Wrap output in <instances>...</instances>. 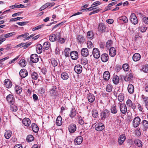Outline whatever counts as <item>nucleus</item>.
Returning <instances> with one entry per match:
<instances>
[{"mask_svg": "<svg viewBox=\"0 0 148 148\" xmlns=\"http://www.w3.org/2000/svg\"><path fill=\"white\" fill-rule=\"evenodd\" d=\"M141 119L139 116L135 117L132 121L133 126L135 128L137 127L140 123Z\"/></svg>", "mask_w": 148, "mask_h": 148, "instance_id": "1", "label": "nucleus"}, {"mask_svg": "<svg viewBox=\"0 0 148 148\" xmlns=\"http://www.w3.org/2000/svg\"><path fill=\"white\" fill-rule=\"evenodd\" d=\"M110 113L107 109H105L101 113V120H104L106 118L108 117L110 115Z\"/></svg>", "mask_w": 148, "mask_h": 148, "instance_id": "2", "label": "nucleus"}, {"mask_svg": "<svg viewBox=\"0 0 148 148\" xmlns=\"http://www.w3.org/2000/svg\"><path fill=\"white\" fill-rule=\"evenodd\" d=\"M105 126L104 124L101 123H97L95 125V129L98 131H101L103 130Z\"/></svg>", "mask_w": 148, "mask_h": 148, "instance_id": "3", "label": "nucleus"}, {"mask_svg": "<svg viewBox=\"0 0 148 148\" xmlns=\"http://www.w3.org/2000/svg\"><path fill=\"white\" fill-rule=\"evenodd\" d=\"M107 28L104 24L100 23L99 24L98 29L99 32L103 33L105 32Z\"/></svg>", "mask_w": 148, "mask_h": 148, "instance_id": "4", "label": "nucleus"}, {"mask_svg": "<svg viewBox=\"0 0 148 148\" xmlns=\"http://www.w3.org/2000/svg\"><path fill=\"white\" fill-rule=\"evenodd\" d=\"M120 104L119 108L121 112L123 114H125L126 113L127 111V107L125 104L119 103Z\"/></svg>", "mask_w": 148, "mask_h": 148, "instance_id": "5", "label": "nucleus"}, {"mask_svg": "<svg viewBox=\"0 0 148 148\" xmlns=\"http://www.w3.org/2000/svg\"><path fill=\"white\" fill-rule=\"evenodd\" d=\"M92 54L94 57L98 59L99 58L100 56V51L97 48H95L93 49Z\"/></svg>", "mask_w": 148, "mask_h": 148, "instance_id": "6", "label": "nucleus"}, {"mask_svg": "<svg viewBox=\"0 0 148 148\" xmlns=\"http://www.w3.org/2000/svg\"><path fill=\"white\" fill-rule=\"evenodd\" d=\"M7 101L10 104H13L14 102V98L13 95L10 94L8 95L6 98Z\"/></svg>", "mask_w": 148, "mask_h": 148, "instance_id": "7", "label": "nucleus"}, {"mask_svg": "<svg viewBox=\"0 0 148 148\" xmlns=\"http://www.w3.org/2000/svg\"><path fill=\"white\" fill-rule=\"evenodd\" d=\"M30 60L33 63L37 62L39 60L38 56L36 54H32L31 56Z\"/></svg>", "mask_w": 148, "mask_h": 148, "instance_id": "8", "label": "nucleus"}, {"mask_svg": "<svg viewBox=\"0 0 148 148\" xmlns=\"http://www.w3.org/2000/svg\"><path fill=\"white\" fill-rule=\"evenodd\" d=\"M126 105L127 107L134 110L136 108V106L134 103H133L132 102L130 99H128L126 102Z\"/></svg>", "mask_w": 148, "mask_h": 148, "instance_id": "9", "label": "nucleus"}, {"mask_svg": "<svg viewBox=\"0 0 148 148\" xmlns=\"http://www.w3.org/2000/svg\"><path fill=\"white\" fill-rule=\"evenodd\" d=\"M68 129L70 132L74 133L76 130V125L75 124L72 123L69 126Z\"/></svg>", "mask_w": 148, "mask_h": 148, "instance_id": "10", "label": "nucleus"}, {"mask_svg": "<svg viewBox=\"0 0 148 148\" xmlns=\"http://www.w3.org/2000/svg\"><path fill=\"white\" fill-rule=\"evenodd\" d=\"M70 56L72 59L74 60H76L78 57L77 52L76 51H73L70 53Z\"/></svg>", "mask_w": 148, "mask_h": 148, "instance_id": "11", "label": "nucleus"}, {"mask_svg": "<svg viewBox=\"0 0 148 148\" xmlns=\"http://www.w3.org/2000/svg\"><path fill=\"white\" fill-rule=\"evenodd\" d=\"M143 131L147 130L148 128V121L146 120L142 121L141 122Z\"/></svg>", "mask_w": 148, "mask_h": 148, "instance_id": "12", "label": "nucleus"}, {"mask_svg": "<svg viewBox=\"0 0 148 148\" xmlns=\"http://www.w3.org/2000/svg\"><path fill=\"white\" fill-rule=\"evenodd\" d=\"M82 67L79 64L76 65L74 67V71L77 74H80L82 72Z\"/></svg>", "mask_w": 148, "mask_h": 148, "instance_id": "13", "label": "nucleus"}, {"mask_svg": "<svg viewBox=\"0 0 148 148\" xmlns=\"http://www.w3.org/2000/svg\"><path fill=\"white\" fill-rule=\"evenodd\" d=\"M126 139L125 134H122L119 137L118 140V142L120 145H121Z\"/></svg>", "mask_w": 148, "mask_h": 148, "instance_id": "14", "label": "nucleus"}, {"mask_svg": "<svg viewBox=\"0 0 148 148\" xmlns=\"http://www.w3.org/2000/svg\"><path fill=\"white\" fill-rule=\"evenodd\" d=\"M81 53L83 56H88L89 55V52L88 49L85 48H82L81 50Z\"/></svg>", "mask_w": 148, "mask_h": 148, "instance_id": "15", "label": "nucleus"}, {"mask_svg": "<svg viewBox=\"0 0 148 148\" xmlns=\"http://www.w3.org/2000/svg\"><path fill=\"white\" fill-rule=\"evenodd\" d=\"M19 74L22 77L25 78L27 75L28 73L26 69H23L20 71Z\"/></svg>", "mask_w": 148, "mask_h": 148, "instance_id": "16", "label": "nucleus"}, {"mask_svg": "<svg viewBox=\"0 0 148 148\" xmlns=\"http://www.w3.org/2000/svg\"><path fill=\"white\" fill-rule=\"evenodd\" d=\"M4 83V86L7 88H11L12 86V83L9 79H5Z\"/></svg>", "mask_w": 148, "mask_h": 148, "instance_id": "17", "label": "nucleus"}, {"mask_svg": "<svg viewBox=\"0 0 148 148\" xmlns=\"http://www.w3.org/2000/svg\"><path fill=\"white\" fill-rule=\"evenodd\" d=\"M82 137L81 136H79L75 139L74 143L75 145H80L82 143Z\"/></svg>", "mask_w": 148, "mask_h": 148, "instance_id": "18", "label": "nucleus"}, {"mask_svg": "<svg viewBox=\"0 0 148 148\" xmlns=\"http://www.w3.org/2000/svg\"><path fill=\"white\" fill-rule=\"evenodd\" d=\"M110 55L112 57L116 55V52L115 48L114 47H112L110 48L109 51Z\"/></svg>", "mask_w": 148, "mask_h": 148, "instance_id": "19", "label": "nucleus"}, {"mask_svg": "<svg viewBox=\"0 0 148 148\" xmlns=\"http://www.w3.org/2000/svg\"><path fill=\"white\" fill-rule=\"evenodd\" d=\"M103 77L105 80L108 81L110 78V73L108 71L104 72L103 73Z\"/></svg>", "mask_w": 148, "mask_h": 148, "instance_id": "20", "label": "nucleus"}, {"mask_svg": "<svg viewBox=\"0 0 148 148\" xmlns=\"http://www.w3.org/2000/svg\"><path fill=\"white\" fill-rule=\"evenodd\" d=\"M118 111L116 105L115 104H114L111 106L110 111L111 113L116 114L117 112Z\"/></svg>", "mask_w": 148, "mask_h": 148, "instance_id": "21", "label": "nucleus"}, {"mask_svg": "<svg viewBox=\"0 0 148 148\" xmlns=\"http://www.w3.org/2000/svg\"><path fill=\"white\" fill-rule=\"evenodd\" d=\"M141 58L140 55L138 53H135L133 55L132 58L133 60L135 62L139 60Z\"/></svg>", "mask_w": 148, "mask_h": 148, "instance_id": "22", "label": "nucleus"}, {"mask_svg": "<svg viewBox=\"0 0 148 148\" xmlns=\"http://www.w3.org/2000/svg\"><path fill=\"white\" fill-rule=\"evenodd\" d=\"M22 123L25 126H28L31 123V121L29 118H25L23 120Z\"/></svg>", "mask_w": 148, "mask_h": 148, "instance_id": "23", "label": "nucleus"}, {"mask_svg": "<svg viewBox=\"0 0 148 148\" xmlns=\"http://www.w3.org/2000/svg\"><path fill=\"white\" fill-rule=\"evenodd\" d=\"M101 58L102 62H106L108 59V54L104 53L101 56Z\"/></svg>", "mask_w": 148, "mask_h": 148, "instance_id": "24", "label": "nucleus"}, {"mask_svg": "<svg viewBox=\"0 0 148 148\" xmlns=\"http://www.w3.org/2000/svg\"><path fill=\"white\" fill-rule=\"evenodd\" d=\"M16 34V33L15 32H11L5 34L4 36L3 35H1L0 36V38H7L12 37V36Z\"/></svg>", "mask_w": 148, "mask_h": 148, "instance_id": "25", "label": "nucleus"}, {"mask_svg": "<svg viewBox=\"0 0 148 148\" xmlns=\"http://www.w3.org/2000/svg\"><path fill=\"white\" fill-rule=\"evenodd\" d=\"M88 101L91 103H92L95 100L94 96L91 93H89L88 95Z\"/></svg>", "mask_w": 148, "mask_h": 148, "instance_id": "26", "label": "nucleus"}, {"mask_svg": "<svg viewBox=\"0 0 148 148\" xmlns=\"http://www.w3.org/2000/svg\"><path fill=\"white\" fill-rule=\"evenodd\" d=\"M51 95L54 96L56 95L57 93L56 86H53L50 91Z\"/></svg>", "mask_w": 148, "mask_h": 148, "instance_id": "27", "label": "nucleus"}, {"mask_svg": "<svg viewBox=\"0 0 148 148\" xmlns=\"http://www.w3.org/2000/svg\"><path fill=\"white\" fill-rule=\"evenodd\" d=\"M142 98L145 104L146 108L148 110V97L142 95Z\"/></svg>", "mask_w": 148, "mask_h": 148, "instance_id": "28", "label": "nucleus"}, {"mask_svg": "<svg viewBox=\"0 0 148 148\" xmlns=\"http://www.w3.org/2000/svg\"><path fill=\"white\" fill-rule=\"evenodd\" d=\"M56 124L58 126H60L62 124V118L60 116H58L56 121Z\"/></svg>", "mask_w": 148, "mask_h": 148, "instance_id": "29", "label": "nucleus"}, {"mask_svg": "<svg viewBox=\"0 0 148 148\" xmlns=\"http://www.w3.org/2000/svg\"><path fill=\"white\" fill-rule=\"evenodd\" d=\"M69 76L68 74L66 72H63L61 74V78L64 80H66L69 78Z\"/></svg>", "mask_w": 148, "mask_h": 148, "instance_id": "30", "label": "nucleus"}, {"mask_svg": "<svg viewBox=\"0 0 148 148\" xmlns=\"http://www.w3.org/2000/svg\"><path fill=\"white\" fill-rule=\"evenodd\" d=\"M127 90L129 93H133L134 90V86L132 84H129L128 86Z\"/></svg>", "mask_w": 148, "mask_h": 148, "instance_id": "31", "label": "nucleus"}, {"mask_svg": "<svg viewBox=\"0 0 148 148\" xmlns=\"http://www.w3.org/2000/svg\"><path fill=\"white\" fill-rule=\"evenodd\" d=\"M32 129L34 132H37L39 130V128L37 125L35 123H33L32 124Z\"/></svg>", "mask_w": 148, "mask_h": 148, "instance_id": "32", "label": "nucleus"}, {"mask_svg": "<svg viewBox=\"0 0 148 148\" xmlns=\"http://www.w3.org/2000/svg\"><path fill=\"white\" fill-rule=\"evenodd\" d=\"M36 51L38 53H40L42 52V45L40 44H38L36 46Z\"/></svg>", "mask_w": 148, "mask_h": 148, "instance_id": "33", "label": "nucleus"}, {"mask_svg": "<svg viewBox=\"0 0 148 148\" xmlns=\"http://www.w3.org/2000/svg\"><path fill=\"white\" fill-rule=\"evenodd\" d=\"M133 77V75L132 74L130 73V74H127L126 76L124 77V80L126 81H128L130 79H132Z\"/></svg>", "mask_w": 148, "mask_h": 148, "instance_id": "34", "label": "nucleus"}, {"mask_svg": "<svg viewBox=\"0 0 148 148\" xmlns=\"http://www.w3.org/2000/svg\"><path fill=\"white\" fill-rule=\"evenodd\" d=\"M119 77L117 75H115L113 77L112 81L114 84H117L119 83Z\"/></svg>", "mask_w": 148, "mask_h": 148, "instance_id": "35", "label": "nucleus"}, {"mask_svg": "<svg viewBox=\"0 0 148 148\" xmlns=\"http://www.w3.org/2000/svg\"><path fill=\"white\" fill-rule=\"evenodd\" d=\"M87 38L90 40H92L94 38V35L92 31H88L87 33Z\"/></svg>", "mask_w": 148, "mask_h": 148, "instance_id": "36", "label": "nucleus"}, {"mask_svg": "<svg viewBox=\"0 0 148 148\" xmlns=\"http://www.w3.org/2000/svg\"><path fill=\"white\" fill-rule=\"evenodd\" d=\"M50 45V42H46L44 43L42 47L44 49L47 50L49 48Z\"/></svg>", "mask_w": 148, "mask_h": 148, "instance_id": "37", "label": "nucleus"}, {"mask_svg": "<svg viewBox=\"0 0 148 148\" xmlns=\"http://www.w3.org/2000/svg\"><path fill=\"white\" fill-rule=\"evenodd\" d=\"M57 36L54 34L51 35L49 37V40L51 41L52 42L55 41L57 40Z\"/></svg>", "mask_w": 148, "mask_h": 148, "instance_id": "38", "label": "nucleus"}, {"mask_svg": "<svg viewBox=\"0 0 148 148\" xmlns=\"http://www.w3.org/2000/svg\"><path fill=\"white\" fill-rule=\"evenodd\" d=\"M15 89L16 93L18 94H20L22 91V88L21 87L18 86H15Z\"/></svg>", "mask_w": 148, "mask_h": 148, "instance_id": "39", "label": "nucleus"}, {"mask_svg": "<svg viewBox=\"0 0 148 148\" xmlns=\"http://www.w3.org/2000/svg\"><path fill=\"white\" fill-rule=\"evenodd\" d=\"M70 51V49L69 48H66L65 49L64 53L66 57L69 56V54L71 53Z\"/></svg>", "mask_w": 148, "mask_h": 148, "instance_id": "40", "label": "nucleus"}, {"mask_svg": "<svg viewBox=\"0 0 148 148\" xmlns=\"http://www.w3.org/2000/svg\"><path fill=\"white\" fill-rule=\"evenodd\" d=\"M92 116L95 118H97L98 116V111L95 110L93 109L92 111Z\"/></svg>", "mask_w": 148, "mask_h": 148, "instance_id": "41", "label": "nucleus"}, {"mask_svg": "<svg viewBox=\"0 0 148 148\" xmlns=\"http://www.w3.org/2000/svg\"><path fill=\"white\" fill-rule=\"evenodd\" d=\"M77 40L78 41V42L81 44L83 42L84 40V37L82 36L79 35L78 36L77 38Z\"/></svg>", "mask_w": 148, "mask_h": 148, "instance_id": "42", "label": "nucleus"}, {"mask_svg": "<svg viewBox=\"0 0 148 148\" xmlns=\"http://www.w3.org/2000/svg\"><path fill=\"white\" fill-rule=\"evenodd\" d=\"M11 136V132L10 130L7 131L5 133L4 136L6 139H9Z\"/></svg>", "mask_w": 148, "mask_h": 148, "instance_id": "43", "label": "nucleus"}, {"mask_svg": "<svg viewBox=\"0 0 148 148\" xmlns=\"http://www.w3.org/2000/svg\"><path fill=\"white\" fill-rule=\"evenodd\" d=\"M19 64L22 67H25L26 64V61L24 59L21 60L19 62Z\"/></svg>", "mask_w": 148, "mask_h": 148, "instance_id": "44", "label": "nucleus"}, {"mask_svg": "<svg viewBox=\"0 0 148 148\" xmlns=\"http://www.w3.org/2000/svg\"><path fill=\"white\" fill-rule=\"evenodd\" d=\"M32 78L34 80H36L38 77V74L36 72H34L31 74Z\"/></svg>", "mask_w": 148, "mask_h": 148, "instance_id": "45", "label": "nucleus"}, {"mask_svg": "<svg viewBox=\"0 0 148 148\" xmlns=\"http://www.w3.org/2000/svg\"><path fill=\"white\" fill-rule=\"evenodd\" d=\"M76 115V110L74 109H72L71 111L70 116L71 118H73Z\"/></svg>", "mask_w": 148, "mask_h": 148, "instance_id": "46", "label": "nucleus"}, {"mask_svg": "<svg viewBox=\"0 0 148 148\" xmlns=\"http://www.w3.org/2000/svg\"><path fill=\"white\" fill-rule=\"evenodd\" d=\"M134 143L136 145L139 147H142V145L141 144L142 142L141 140L138 139H136L134 141Z\"/></svg>", "mask_w": 148, "mask_h": 148, "instance_id": "47", "label": "nucleus"}, {"mask_svg": "<svg viewBox=\"0 0 148 148\" xmlns=\"http://www.w3.org/2000/svg\"><path fill=\"white\" fill-rule=\"evenodd\" d=\"M118 99L119 101L120 102H122L124 100V95L123 93H121L118 96Z\"/></svg>", "mask_w": 148, "mask_h": 148, "instance_id": "48", "label": "nucleus"}, {"mask_svg": "<svg viewBox=\"0 0 148 148\" xmlns=\"http://www.w3.org/2000/svg\"><path fill=\"white\" fill-rule=\"evenodd\" d=\"M88 60L86 58H83L81 62V64L83 65H85L88 63Z\"/></svg>", "mask_w": 148, "mask_h": 148, "instance_id": "49", "label": "nucleus"}, {"mask_svg": "<svg viewBox=\"0 0 148 148\" xmlns=\"http://www.w3.org/2000/svg\"><path fill=\"white\" fill-rule=\"evenodd\" d=\"M112 86L111 84H109L107 85L106 90L107 92H110L112 90Z\"/></svg>", "mask_w": 148, "mask_h": 148, "instance_id": "50", "label": "nucleus"}, {"mask_svg": "<svg viewBox=\"0 0 148 148\" xmlns=\"http://www.w3.org/2000/svg\"><path fill=\"white\" fill-rule=\"evenodd\" d=\"M122 68L125 71H128L129 70V65L127 64H124L123 65Z\"/></svg>", "mask_w": 148, "mask_h": 148, "instance_id": "51", "label": "nucleus"}, {"mask_svg": "<svg viewBox=\"0 0 148 148\" xmlns=\"http://www.w3.org/2000/svg\"><path fill=\"white\" fill-rule=\"evenodd\" d=\"M51 63L54 67L56 66L58 64L57 61L53 58L51 59Z\"/></svg>", "mask_w": 148, "mask_h": 148, "instance_id": "52", "label": "nucleus"}, {"mask_svg": "<svg viewBox=\"0 0 148 148\" xmlns=\"http://www.w3.org/2000/svg\"><path fill=\"white\" fill-rule=\"evenodd\" d=\"M26 140L29 142H31L34 140L33 136L32 135H29L27 136Z\"/></svg>", "mask_w": 148, "mask_h": 148, "instance_id": "53", "label": "nucleus"}, {"mask_svg": "<svg viewBox=\"0 0 148 148\" xmlns=\"http://www.w3.org/2000/svg\"><path fill=\"white\" fill-rule=\"evenodd\" d=\"M10 110L13 112H16L17 110V108L16 106L13 105V104H12L10 105Z\"/></svg>", "mask_w": 148, "mask_h": 148, "instance_id": "54", "label": "nucleus"}, {"mask_svg": "<svg viewBox=\"0 0 148 148\" xmlns=\"http://www.w3.org/2000/svg\"><path fill=\"white\" fill-rule=\"evenodd\" d=\"M43 27V25H38V26H36V27L33 28L32 29V30L33 31H35L39 30V29H41Z\"/></svg>", "mask_w": 148, "mask_h": 148, "instance_id": "55", "label": "nucleus"}, {"mask_svg": "<svg viewBox=\"0 0 148 148\" xmlns=\"http://www.w3.org/2000/svg\"><path fill=\"white\" fill-rule=\"evenodd\" d=\"M142 70L144 72H148V64L143 66L142 68Z\"/></svg>", "mask_w": 148, "mask_h": 148, "instance_id": "56", "label": "nucleus"}, {"mask_svg": "<svg viewBox=\"0 0 148 148\" xmlns=\"http://www.w3.org/2000/svg\"><path fill=\"white\" fill-rule=\"evenodd\" d=\"M101 3V2L99 1H95L91 5V6H92V7H94L96 6L100 5Z\"/></svg>", "mask_w": 148, "mask_h": 148, "instance_id": "57", "label": "nucleus"}, {"mask_svg": "<svg viewBox=\"0 0 148 148\" xmlns=\"http://www.w3.org/2000/svg\"><path fill=\"white\" fill-rule=\"evenodd\" d=\"M29 35V34L28 33H27L24 34H21L20 35H19L17 37V39L20 38L21 37H23V38H26L27 37V36Z\"/></svg>", "mask_w": 148, "mask_h": 148, "instance_id": "58", "label": "nucleus"}, {"mask_svg": "<svg viewBox=\"0 0 148 148\" xmlns=\"http://www.w3.org/2000/svg\"><path fill=\"white\" fill-rule=\"evenodd\" d=\"M87 47L89 48H91L94 47L92 43L90 41H87Z\"/></svg>", "mask_w": 148, "mask_h": 148, "instance_id": "59", "label": "nucleus"}, {"mask_svg": "<svg viewBox=\"0 0 148 148\" xmlns=\"http://www.w3.org/2000/svg\"><path fill=\"white\" fill-rule=\"evenodd\" d=\"M28 23V21H24L17 22L16 23V24L20 26H23L26 25Z\"/></svg>", "mask_w": 148, "mask_h": 148, "instance_id": "60", "label": "nucleus"}, {"mask_svg": "<svg viewBox=\"0 0 148 148\" xmlns=\"http://www.w3.org/2000/svg\"><path fill=\"white\" fill-rule=\"evenodd\" d=\"M112 43V40H109L107 41L106 43V47L107 48H109Z\"/></svg>", "mask_w": 148, "mask_h": 148, "instance_id": "61", "label": "nucleus"}, {"mask_svg": "<svg viewBox=\"0 0 148 148\" xmlns=\"http://www.w3.org/2000/svg\"><path fill=\"white\" fill-rule=\"evenodd\" d=\"M147 29V28L144 26H141L140 28V30L142 32H145Z\"/></svg>", "mask_w": 148, "mask_h": 148, "instance_id": "62", "label": "nucleus"}, {"mask_svg": "<svg viewBox=\"0 0 148 148\" xmlns=\"http://www.w3.org/2000/svg\"><path fill=\"white\" fill-rule=\"evenodd\" d=\"M38 92L40 94L44 93L45 92V88L43 87L40 88L38 90Z\"/></svg>", "mask_w": 148, "mask_h": 148, "instance_id": "63", "label": "nucleus"}, {"mask_svg": "<svg viewBox=\"0 0 148 148\" xmlns=\"http://www.w3.org/2000/svg\"><path fill=\"white\" fill-rule=\"evenodd\" d=\"M130 21L134 25L137 24L138 22V19H130Z\"/></svg>", "mask_w": 148, "mask_h": 148, "instance_id": "64", "label": "nucleus"}]
</instances>
